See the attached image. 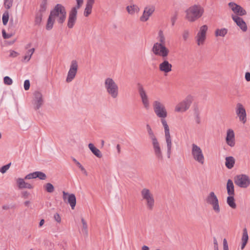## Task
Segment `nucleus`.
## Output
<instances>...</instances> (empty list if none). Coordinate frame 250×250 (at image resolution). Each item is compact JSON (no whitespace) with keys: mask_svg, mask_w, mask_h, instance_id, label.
<instances>
[{"mask_svg":"<svg viewBox=\"0 0 250 250\" xmlns=\"http://www.w3.org/2000/svg\"><path fill=\"white\" fill-rule=\"evenodd\" d=\"M235 113L237 117L239 119V121L243 124L247 122V113L246 109L243 105L240 103H238L236 104Z\"/></svg>","mask_w":250,"mask_h":250,"instance_id":"f8f14e48","label":"nucleus"},{"mask_svg":"<svg viewBox=\"0 0 250 250\" xmlns=\"http://www.w3.org/2000/svg\"><path fill=\"white\" fill-rule=\"evenodd\" d=\"M54 21L55 19L52 17H51V15H49L46 25V29L47 30H50L53 28Z\"/></svg>","mask_w":250,"mask_h":250,"instance_id":"2f4dec72","label":"nucleus"},{"mask_svg":"<svg viewBox=\"0 0 250 250\" xmlns=\"http://www.w3.org/2000/svg\"><path fill=\"white\" fill-rule=\"evenodd\" d=\"M4 5L7 9H10L13 5V0H4Z\"/></svg>","mask_w":250,"mask_h":250,"instance_id":"37998d69","label":"nucleus"},{"mask_svg":"<svg viewBox=\"0 0 250 250\" xmlns=\"http://www.w3.org/2000/svg\"><path fill=\"white\" fill-rule=\"evenodd\" d=\"M62 198L63 200L65 202L66 199H67V203L69 204L71 208L72 209H74L76 204V198L75 195L73 193L69 194L64 191L62 192Z\"/></svg>","mask_w":250,"mask_h":250,"instance_id":"6ab92c4d","label":"nucleus"},{"mask_svg":"<svg viewBox=\"0 0 250 250\" xmlns=\"http://www.w3.org/2000/svg\"><path fill=\"white\" fill-rule=\"evenodd\" d=\"M155 10L153 5H148L144 8L143 15L140 17V20L142 22H146L148 20L149 17L153 14Z\"/></svg>","mask_w":250,"mask_h":250,"instance_id":"f3484780","label":"nucleus"},{"mask_svg":"<svg viewBox=\"0 0 250 250\" xmlns=\"http://www.w3.org/2000/svg\"><path fill=\"white\" fill-rule=\"evenodd\" d=\"M208 30V27L207 25H203L200 27L199 30L195 37L196 42L198 46L202 45L204 44L206 40Z\"/></svg>","mask_w":250,"mask_h":250,"instance_id":"9d476101","label":"nucleus"},{"mask_svg":"<svg viewBox=\"0 0 250 250\" xmlns=\"http://www.w3.org/2000/svg\"><path fill=\"white\" fill-rule=\"evenodd\" d=\"M226 142L227 144L230 147H233L235 146V134L232 129H229L227 130Z\"/></svg>","mask_w":250,"mask_h":250,"instance_id":"412c9836","label":"nucleus"},{"mask_svg":"<svg viewBox=\"0 0 250 250\" xmlns=\"http://www.w3.org/2000/svg\"><path fill=\"white\" fill-rule=\"evenodd\" d=\"M34 98L32 104L34 109L36 110L40 109L43 104V99L42 94L39 91H35L34 93Z\"/></svg>","mask_w":250,"mask_h":250,"instance_id":"dca6fc26","label":"nucleus"},{"mask_svg":"<svg viewBox=\"0 0 250 250\" xmlns=\"http://www.w3.org/2000/svg\"><path fill=\"white\" fill-rule=\"evenodd\" d=\"M205 201L206 203L211 206L213 210L217 214L221 211L219 200L213 191L210 192L207 196Z\"/></svg>","mask_w":250,"mask_h":250,"instance_id":"0eeeda50","label":"nucleus"},{"mask_svg":"<svg viewBox=\"0 0 250 250\" xmlns=\"http://www.w3.org/2000/svg\"><path fill=\"white\" fill-rule=\"evenodd\" d=\"M30 204V202L29 201H26L24 203V205L26 207H28Z\"/></svg>","mask_w":250,"mask_h":250,"instance_id":"0e129e2a","label":"nucleus"},{"mask_svg":"<svg viewBox=\"0 0 250 250\" xmlns=\"http://www.w3.org/2000/svg\"><path fill=\"white\" fill-rule=\"evenodd\" d=\"M17 55H18L17 52H16L14 51H11L10 54V56L12 57H15L17 56Z\"/></svg>","mask_w":250,"mask_h":250,"instance_id":"13d9d810","label":"nucleus"},{"mask_svg":"<svg viewBox=\"0 0 250 250\" xmlns=\"http://www.w3.org/2000/svg\"><path fill=\"white\" fill-rule=\"evenodd\" d=\"M228 33V29L226 28L221 29H217L215 31V36L216 37H224Z\"/></svg>","mask_w":250,"mask_h":250,"instance_id":"7c9ffc66","label":"nucleus"},{"mask_svg":"<svg viewBox=\"0 0 250 250\" xmlns=\"http://www.w3.org/2000/svg\"><path fill=\"white\" fill-rule=\"evenodd\" d=\"M227 190L229 195H234V187L231 180L229 179L227 183Z\"/></svg>","mask_w":250,"mask_h":250,"instance_id":"393cba45","label":"nucleus"},{"mask_svg":"<svg viewBox=\"0 0 250 250\" xmlns=\"http://www.w3.org/2000/svg\"><path fill=\"white\" fill-rule=\"evenodd\" d=\"M234 195H229L227 198V203L228 205L233 209L236 208V204L233 197Z\"/></svg>","mask_w":250,"mask_h":250,"instance_id":"c756f323","label":"nucleus"},{"mask_svg":"<svg viewBox=\"0 0 250 250\" xmlns=\"http://www.w3.org/2000/svg\"><path fill=\"white\" fill-rule=\"evenodd\" d=\"M137 86L138 92L140 96L144 108L147 110L150 107V103L148 97L146 94V93L144 89L143 86L141 84L138 83Z\"/></svg>","mask_w":250,"mask_h":250,"instance_id":"ddd939ff","label":"nucleus"},{"mask_svg":"<svg viewBox=\"0 0 250 250\" xmlns=\"http://www.w3.org/2000/svg\"><path fill=\"white\" fill-rule=\"evenodd\" d=\"M30 87V82L28 80H26L24 82V88L25 90H27Z\"/></svg>","mask_w":250,"mask_h":250,"instance_id":"3c124183","label":"nucleus"},{"mask_svg":"<svg viewBox=\"0 0 250 250\" xmlns=\"http://www.w3.org/2000/svg\"><path fill=\"white\" fill-rule=\"evenodd\" d=\"M172 67V64L166 60H164L159 65V70L165 74H167L171 71Z\"/></svg>","mask_w":250,"mask_h":250,"instance_id":"5701e85b","label":"nucleus"},{"mask_svg":"<svg viewBox=\"0 0 250 250\" xmlns=\"http://www.w3.org/2000/svg\"><path fill=\"white\" fill-rule=\"evenodd\" d=\"M176 20H177V16L176 15H174L172 17H171V24H172V26L174 25Z\"/></svg>","mask_w":250,"mask_h":250,"instance_id":"6e6d98bb","label":"nucleus"},{"mask_svg":"<svg viewBox=\"0 0 250 250\" xmlns=\"http://www.w3.org/2000/svg\"><path fill=\"white\" fill-rule=\"evenodd\" d=\"M231 18L242 31H247V25L245 21L241 18L237 16H234V15H231Z\"/></svg>","mask_w":250,"mask_h":250,"instance_id":"4be33fe9","label":"nucleus"},{"mask_svg":"<svg viewBox=\"0 0 250 250\" xmlns=\"http://www.w3.org/2000/svg\"><path fill=\"white\" fill-rule=\"evenodd\" d=\"M126 9L128 14L130 15H133L136 12L138 13L140 10L139 7L135 4L127 6Z\"/></svg>","mask_w":250,"mask_h":250,"instance_id":"c85d7f7f","label":"nucleus"},{"mask_svg":"<svg viewBox=\"0 0 250 250\" xmlns=\"http://www.w3.org/2000/svg\"><path fill=\"white\" fill-rule=\"evenodd\" d=\"M154 111L157 116L161 118V122L164 126L165 136L167 147V156L170 158L172 149V141L170 134L169 126L165 118L167 116V113L165 105L159 101H154L153 102Z\"/></svg>","mask_w":250,"mask_h":250,"instance_id":"f257e3e1","label":"nucleus"},{"mask_svg":"<svg viewBox=\"0 0 250 250\" xmlns=\"http://www.w3.org/2000/svg\"><path fill=\"white\" fill-rule=\"evenodd\" d=\"M35 51V48H33L29 49L26 53V55L24 57V60L26 62H28Z\"/></svg>","mask_w":250,"mask_h":250,"instance_id":"f704fd0d","label":"nucleus"},{"mask_svg":"<svg viewBox=\"0 0 250 250\" xmlns=\"http://www.w3.org/2000/svg\"><path fill=\"white\" fill-rule=\"evenodd\" d=\"M104 87L106 92L112 99H117L119 95L118 84L111 78H106L104 80Z\"/></svg>","mask_w":250,"mask_h":250,"instance_id":"20e7f679","label":"nucleus"},{"mask_svg":"<svg viewBox=\"0 0 250 250\" xmlns=\"http://www.w3.org/2000/svg\"><path fill=\"white\" fill-rule=\"evenodd\" d=\"M142 200L145 201L147 209L152 210L155 205L154 196L151 191L147 188H144L141 191Z\"/></svg>","mask_w":250,"mask_h":250,"instance_id":"423d86ee","label":"nucleus"},{"mask_svg":"<svg viewBox=\"0 0 250 250\" xmlns=\"http://www.w3.org/2000/svg\"><path fill=\"white\" fill-rule=\"evenodd\" d=\"M142 249V250H149V248L146 246H143Z\"/></svg>","mask_w":250,"mask_h":250,"instance_id":"338daca9","label":"nucleus"},{"mask_svg":"<svg viewBox=\"0 0 250 250\" xmlns=\"http://www.w3.org/2000/svg\"><path fill=\"white\" fill-rule=\"evenodd\" d=\"M147 133L149 137L151 140L152 145L154 151V154L156 158L158 161H162L164 159L162 150L161 148L160 144L152 131L150 126L149 125H146Z\"/></svg>","mask_w":250,"mask_h":250,"instance_id":"7ed1b4c3","label":"nucleus"},{"mask_svg":"<svg viewBox=\"0 0 250 250\" xmlns=\"http://www.w3.org/2000/svg\"><path fill=\"white\" fill-rule=\"evenodd\" d=\"M81 222L83 224V231L86 235L87 236L88 235V229H87V225L86 222L84 220V219L82 217L81 218Z\"/></svg>","mask_w":250,"mask_h":250,"instance_id":"ea45409f","label":"nucleus"},{"mask_svg":"<svg viewBox=\"0 0 250 250\" xmlns=\"http://www.w3.org/2000/svg\"><path fill=\"white\" fill-rule=\"evenodd\" d=\"M50 15L54 19L57 18L58 23L62 24L65 20L66 12L65 7L61 4H57L51 11Z\"/></svg>","mask_w":250,"mask_h":250,"instance_id":"39448f33","label":"nucleus"},{"mask_svg":"<svg viewBox=\"0 0 250 250\" xmlns=\"http://www.w3.org/2000/svg\"><path fill=\"white\" fill-rule=\"evenodd\" d=\"M16 182L19 189H32L33 188V186L31 184L24 181V179L19 178L17 179Z\"/></svg>","mask_w":250,"mask_h":250,"instance_id":"b1692460","label":"nucleus"},{"mask_svg":"<svg viewBox=\"0 0 250 250\" xmlns=\"http://www.w3.org/2000/svg\"><path fill=\"white\" fill-rule=\"evenodd\" d=\"M204 13V9L202 6L199 4H194L185 11V19L189 22H193L200 18Z\"/></svg>","mask_w":250,"mask_h":250,"instance_id":"f03ea898","label":"nucleus"},{"mask_svg":"<svg viewBox=\"0 0 250 250\" xmlns=\"http://www.w3.org/2000/svg\"><path fill=\"white\" fill-rule=\"evenodd\" d=\"M11 163L3 166L0 168V172L2 174L5 173L8 170L11 166Z\"/></svg>","mask_w":250,"mask_h":250,"instance_id":"c03bdc74","label":"nucleus"},{"mask_svg":"<svg viewBox=\"0 0 250 250\" xmlns=\"http://www.w3.org/2000/svg\"><path fill=\"white\" fill-rule=\"evenodd\" d=\"M158 39L159 42H155V43H160L161 44L165 45L166 38L162 30H160L159 31Z\"/></svg>","mask_w":250,"mask_h":250,"instance_id":"473e14b6","label":"nucleus"},{"mask_svg":"<svg viewBox=\"0 0 250 250\" xmlns=\"http://www.w3.org/2000/svg\"><path fill=\"white\" fill-rule=\"evenodd\" d=\"M77 2V5L73 7L72 9H75L76 11H78V10L82 6V5L83 4V0H76Z\"/></svg>","mask_w":250,"mask_h":250,"instance_id":"a18cd8bd","label":"nucleus"},{"mask_svg":"<svg viewBox=\"0 0 250 250\" xmlns=\"http://www.w3.org/2000/svg\"><path fill=\"white\" fill-rule=\"evenodd\" d=\"M213 244H214V250H218V243H217V240L215 237L213 238Z\"/></svg>","mask_w":250,"mask_h":250,"instance_id":"5fc2aeb1","label":"nucleus"},{"mask_svg":"<svg viewBox=\"0 0 250 250\" xmlns=\"http://www.w3.org/2000/svg\"><path fill=\"white\" fill-rule=\"evenodd\" d=\"M234 183L241 188H247L250 185V179L245 174H240L234 177Z\"/></svg>","mask_w":250,"mask_h":250,"instance_id":"9b49d317","label":"nucleus"},{"mask_svg":"<svg viewBox=\"0 0 250 250\" xmlns=\"http://www.w3.org/2000/svg\"><path fill=\"white\" fill-rule=\"evenodd\" d=\"M38 175L37 178H39L41 180H45L46 178V176L41 171H37Z\"/></svg>","mask_w":250,"mask_h":250,"instance_id":"de8ad7c7","label":"nucleus"},{"mask_svg":"<svg viewBox=\"0 0 250 250\" xmlns=\"http://www.w3.org/2000/svg\"><path fill=\"white\" fill-rule=\"evenodd\" d=\"M249 239L248 234L247 232V230L246 228H244L243 230V235L241 239L242 240V245H241V249L243 250L245 246L246 245Z\"/></svg>","mask_w":250,"mask_h":250,"instance_id":"bb28decb","label":"nucleus"},{"mask_svg":"<svg viewBox=\"0 0 250 250\" xmlns=\"http://www.w3.org/2000/svg\"><path fill=\"white\" fill-rule=\"evenodd\" d=\"M225 166L228 169H231L235 163V160L232 156L227 157L225 158Z\"/></svg>","mask_w":250,"mask_h":250,"instance_id":"a878e982","label":"nucleus"},{"mask_svg":"<svg viewBox=\"0 0 250 250\" xmlns=\"http://www.w3.org/2000/svg\"><path fill=\"white\" fill-rule=\"evenodd\" d=\"M31 174L32 175V176L33 177V179L36 178H37V176H38L37 171L31 173Z\"/></svg>","mask_w":250,"mask_h":250,"instance_id":"680f3d73","label":"nucleus"},{"mask_svg":"<svg viewBox=\"0 0 250 250\" xmlns=\"http://www.w3.org/2000/svg\"><path fill=\"white\" fill-rule=\"evenodd\" d=\"M46 191L49 193H52L54 190V187L53 185L51 183H47L44 186Z\"/></svg>","mask_w":250,"mask_h":250,"instance_id":"79ce46f5","label":"nucleus"},{"mask_svg":"<svg viewBox=\"0 0 250 250\" xmlns=\"http://www.w3.org/2000/svg\"><path fill=\"white\" fill-rule=\"evenodd\" d=\"M227 242L226 239H224L223 240V246H227Z\"/></svg>","mask_w":250,"mask_h":250,"instance_id":"774afa93","label":"nucleus"},{"mask_svg":"<svg viewBox=\"0 0 250 250\" xmlns=\"http://www.w3.org/2000/svg\"><path fill=\"white\" fill-rule=\"evenodd\" d=\"M190 36V32L188 30L185 29L183 31L182 36L183 40L184 42H187L189 39Z\"/></svg>","mask_w":250,"mask_h":250,"instance_id":"58836bf2","label":"nucleus"},{"mask_svg":"<svg viewBox=\"0 0 250 250\" xmlns=\"http://www.w3.org/2000/svg\"><path fill=\"white\" fill-rule=\"evenodd\" d=\"M3 38L5 39H9L12 36V34H6L5 31L3 30L2 31Z\"/></svg>","mask_w":250,"mask_h":250,"instance_id":"8fccbe9b","label":"nucleus"},{"mask_svg":"<svg viewBox=\"0 0 250 250\" xmlns=\"http://www.w3.org/2000/svg\"><path fill=\"white\" fill-rule=\"evenodd\" d=\"M2 208L4 210H7L9 208V207L7 205H4L2 207Z\"/></svg>","mask_w":250,"mask_h":250,"instance_id":"69168bd1","label":"nucleus"},{"mask_svg":"<svg viewBox=\"0 0 250 250\" xmlns=\"http://www.w3.org/2000/svg\"><path fill=\"white\" fill-rule=\"evenodd\" d=\"M229 7L236 15L235 16H242L246 15V10L239 5L233 2H230L228 4Z\"/></svg>","mask_w":250,"mask_h":250,"instance_id":"a211bd4d","label":"nucleus"},{"mask_svg":"<svg viewBox=\"0 0 250 250\" xmlns=\"http://www.w3.org/2000/svg\"><path fill=\"white\" fill-rule=\"evenodd\" d=\"M47 1L48 0H42L40 6V9L38 11L39 12L43 14L45 12L47 6Z\"/></svg>","mask_w":250,"mask_h":250,"instance_id":"72a5a7b5","label":"nucleus"},{"mask_svg":"<svg viewBox=\"0 0 250 250\" xmlns=\"http://www.w3.org/2000/svg\"><path fill=\"white\" fill-rule=\"evenodd\" d=\"M44 223V219H42L39 223V226L41 227H42Z\"/></svg>","mask_w":250,"mask_h":250,"instance_id":"e2e57ef3","label":"nucleus"},{"mask_svg":"<svg viewBox=\"0 0 250 250\" xmlns=\"http://www.w3.org/2000/svg\"><path fill=\"white\" fill-rule=\"evenodd\" d=\"M88 147L92 152L98 158H101L102 157V154L100 150L94 146L92 143L88 144Z\"/></svg>","mask_w":250,"mask_h":250,"instance_id":"cd10ccee","label":"nucleus"},{"mask_svg":"<svg viewBox=\"0 0 250 250\" xmlns=\"http://www.w3.org/2000/svg\"><path fill=\"white\" fill-rule=\"evenodd\" d=\"M92 6L93 5L86 3L85 8L84 11V16L88 17L91 13Z\"/></svg>","mask_w":250,"mask_h":250,"instance_id":"e433bc0d","label":"nucleus"},{"mask_svg":"<svg viewBox=\"0 0 250 250\" xmlns=\"http://www.w3.org/2000/svg\"><path fill=\"white\" fill-rule=\"evenodd\" d=\"M2 19L3 25H6L9 20V12L8 11H5L2 15Z\"/></svg>","mask_w":250,"mask_h":250,"instance_id":"a19ab883","label":"nucleus"},{"mask_svg":"<svg viewBox=\"0 0 250 250\" xmlns=\"http://www.w3.org/2000/svg\"><path fill=\"white\" fill-rule=\"evenodd\" d=\"M4 83L7 85H11L13 83L12 80L8 76H5L4 78Z\"/></svg>","mask_w":250,"mask_h":250,"instance_id":"49530a36","label":"nucleus"},{"mask_svg":"<svg viewBox=\"0 0 250 250\" xmlns=\"http://www.w3.org/2000/svg\"><path fill=\"white\" fill-rule=\"evenodd\" d=\"M245 79L247 81L250 82V72H246L245 74Z\"/></svg>","mask_w":250,"mask_h":250,"instance_id":"4d7b16f0","label":"nucleus"},{"mask_svg":"<svg viewBox=\"0 0 250 250\" xmlns=\"http://www.w3.org/2000/svg\"><path fill=\"white\" fill-rule=\"evenodd\" d=\"M195 122L197 124H199L201 123L200 117V113L198 111H196L195 112Z\"/></svg>","mask_w":250,"mask_h":250,"instance_id":"09e8293b","label":"nucleus"},{"mask_svg":"<svg viewBox=\"0 0 250 250\" xmlns=\"http://www.w3.org/2000/svg\"><path fill=\"white\" fill-rule=\"evenodd\" d=\"M43 16V14L37 12L36 15L35 20V23L36 25H39L42 21V17Z\"/></svg>","mask_w":250,"mask_h":250,"instance_id":"c9c22d12","label":"nucleus"},{"mask_svg":"<svg viewBox=\"0 0 250 250\" xmlns=\"http://www.w3.org/2000/svg\"><path fill=\"white\" fill-rule=\"evenodd\" d=\"M78 69V62L76 60H72L71 62L70 68L68 71L66 81L70 83L75 78Z\"/></svg>","mask_w":250,"mask_h":250,"instance_id":"2eb2a0df","label":"nucleus"},{"mask_svg":"<svg viewBox=\"0 0 250 250\" xmlns=\"http://www.w3.org/2000/svg\"><path fill=\"white\" fill-rule=\"evenodd\" d=\"M191 155L193 159L201 165L205 163V157L202 150L200 146L195 144L191 145Z\"/></svg>","mask_w":250,"mask_h":250,"instance_id":"6e6552de","label":"nucleus"},{"mask_svg":"<svg viewBox=\"0 0 250 250\" xmlns=\"http://www.w3.org/2000/svg\"><path fill=\"white\" fill-rule=\"evenodd\" d=\"M29 192L27 191H23L21 192V196L24 199L27 198L29 197Z\"/></svg>","mask_w":250,"mask_h":250,"instance_id":"864d4df0","label":"nucleus"},{"mask_svg":"<svg viewBox=\"0 0 250 250\" xmlns=\"http://www.w3.org/2000/svg\"><path fill=\"white\" fill-rule=\"evenodd\" d=\"M73 162L76 164V165L80 168V169L83 171V174L85 175H87V172L86 171L84 167L75 159L73 158Z\"/></svg>","mask_w":250,"mask_h":250,"instance_id":"4c0bfd02","label":"nucleus"},{"mask_svg":"<svg viewBox=\"0 0 250 250\" xmlns=\"http://www.w3.org/2000/svg\"><path fill=\"white\" fill-rule=\"evenodd\" d=\"M95 0H87L86 4L93 5L95 2Z\"/></svg>","mask_w":250,"mask_h":250,"instance_id":"052dcab7","label":"nucleus"},{"mask_svg":"<svg viewBox=\"0 0 250 250\" xmlns=\"http://www.w3.org/2000/svg\"><path fill=\"white\" fill-rule=\"evenodd\" d=\"M78 11L75 9H71L69 13L67 26L69 28H72L77 20Z\"/></svg>","mask_w":250,"mask_h":250,"instance_id":"aec40b11","label":"nucleus"},{"mask_svg":"<svg viewBox=\"0 0 250 250\" xmlns=\"http://www.w3.org/2000/svg\"><path fill=\"white\" fill-rule=\"evenodd\" d=\"M151 50L154 55L164 59L167 57L169 52L168 49L165 45L160 43H154Z\"/></svg>","mask_w":250,"mask_h":250,"instance_id":"1a4fd4ad","label":"nucleus"},{"mask_svg":"<svg viewBox=\"0 0 250 250\" xmlns=\"http://www.w3.org/2000/svg\"><path fill=\"white\" fill-rule=\"evenodd\" d=\"M192 101V97L190 95L187 96L186 98L177 104L175 107V111L178 112H183L188 110Z\"/></svg>","mask_w":250,"mask_h":250,"instance_id":"4468645a","label":"nucleus"},{"mask_svg":"<svg viewBox=\"0 0 250 250\" xmlns=\"http://www.w3.org/2000/svg\"><path fill=\"white\" fill-rule=\"evenodd\" d=\"M33 179V177L32 176V175L31 173H29L26 175L24 177V179L25 180H30Z\"/></svg>","mask_w":250,"mask_h":250,"instance_id":"bf43d9fd","label":"nucleus"},{"mask_svg":"<svg viewBox=\"0 0 250 250\" xmlns=\"http://www.w3.org/2000/svg\"><path fill=\"white\" fill-rule=\"evenodd\" d=\"M54 218L58 223H60L61 221V218L58 213H56L54 214Z\"/></svg>","mask_w":250,"mask_h":250,"instance_id":"603ef678","label":"nucleus"}]
</instances>
